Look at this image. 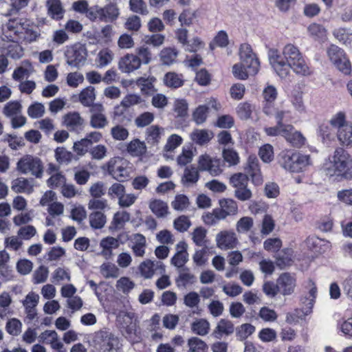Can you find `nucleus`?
<instances>
[{"mask_svg":"<svg viewBox=\"0 0 352 352\" xmlns=\"http://www.w3.org/2000/svg\"><path fill=\"white\" fill-rule=\"evenodd\" d=\"M268 58L272 68L281 78H286L290 69L301 76L310 74L309 68L300 50L292 43L285 45L281 52L270 49L268 51Z\"/></svg>","mask_w":352,"mask_h":352,"instance_id":"obj_1","label":"nucleus"},{"mask_svg":"<svg viewBox=\"0 0 352 352\" xmlns=\"http://www.w3.org/2000/svg\"><path fill=\"white\" fill-rule=\"evenodd\" d=\"M41 36L39 31L30 25L24 18L10 19L2 28V40H19L31 43L36 41Z\"/></svg>","mask_w":352,"mask_h":352,"instance_id":"obj_2","label":"nucleus"},{"mask_svg":"<svg viewBox=\"0 0 352 352\" xmlns=\"http://www.w3.org/2000/svg\"><path fill=\"white\" fill-rule=\"evenodd\" d=\"M327 174L340 179H352V157L343 148H338L331 161V165L327 168Z\"/></svg>","mask_w":352,"mask_h":352,"instance_id":"obj_3","label":"nucleus"},{"mask_svg":"<svg viewBox=\"0 0 352 352\" xmlns=\"http://www.w3.org/2000/svg\"><path fill=\"white\" fill-rule=\"evenodd\" d=\"M89 342L96 352H118L120 349L118 338L105 329L94 332Z\"/></svg>","mask_w":352,"mask_h":352,"instance_id":"obj_4","label":"nucleus"},{"mask_svg":"<svg viewBox=\"0 0 352 352\" xmlns=\"http://www.w3.org/2000/svg\"><path fill=\"white\" fill-rule=\"evenodd\" d=\"M279 164L285 170L292 173L305 170L311 165L310 157L298 152H283L280 155Z\"/></svg>","mask_w":352,"mask_h":352,"instance_id":"obj_5","label":"nucleus"},{"mask_svg":"<svg viewBox=\"0 0 352 352\" xmlns=\"http://www.w3.org/2000/svg\"><path fill=\"white\" fill-rule=\"evenodd\" d=\"M16 170L22 175H31L37 179L42 178L44 166L41 158L33 155H25L16 164Z\"/></svg>","mask_w":352,"mask_h":352,"instance_id":"obj_6","label":"nucleus"},{"mask_svg":"<svg viewBox=\"0 0 352 352\" xmlns=\"http://www.w3.org/2000/svg\"><path fill=\"white\" fill-rule=\"evenodd\" d=\"M103 168L115 179L119 182H124L130 177L132 167L129 161L123 157L116 156L111 157L104 165Z\"/></svg>","mask_w":352,"mask_h":352,"instance_id":"obj_7","label":"nucleus"},{"mask_svg":"<svg viewBox=\"0 0 352 352\" xmlns=\"http://www.w3.org/2000/svg\"><path fill=\"white\" fill-rule=\"evenodd\" d=\"M327 54L331 64L344 75H350L351 63L343 49L336 45H331L327 50Z\"/></svg>","mask_w":352,"mask_h":352,"instance_id":"obj_8","label":"nucleus"},{"mask_svg":"<svg viewBox=\"0 0 352 352\" xmlns=\"http://www.w3.org/2000/svg\"><path fill=\"white\" fill-rule=\"evenodd\" d=\"M65 58L68 65L79 67L84 65L87 57V50L85 45L80 43L66 47Z\"/></svg>","mask_w":352,"mask_h":352,"instance_id":"obj_9","label":"nucleus"},{"mask_svg":"<svg viewBox=\"0 0 352 352\" xmlns=\"http://www.w3.org/2000/svg\"><path fill=\"white\" fill-rule=\"evenodd\" d=\"M240 62L248 69L251 75L258 72L260 63L252 50L250 45L242 44L239 49Z\"/></svg>","mask_w":352,"mask_h":352,"instance_id":"obj_10","label":"nucleus"},{"mask_svg":"<svg viewBox=\"0 0 352 352\" xmlns=\"http://www.w3.org/2000/svg\"><path fill=\"white\" fill-rule=\"evenodd\" d=\"M90 111V126L96 129L105 128L109 121L105 114V109L102 104L96 103L89 109Z\"/></svg>","mask_w":352,"mask_h":352,"instance_id":"obj_11","label":"nucleus"},{"mask_svg":"<svg viewBox=\"0 0 352 352\" xmlns=\"http://www.w3.org/2000/svg\"><path fill=\"white\" fill-rule=\"evenodd\" d=\"M217 247L222 250L234 249L239 241L236 233L232 230H221L215 237Z\"/></svg>","mask_w":352,"mask_h":352,"instance_id":"obj_12","label":"nucleus"},{"mask_svg":"<svg viewBox=\"0 0 352 352\" xmlns=\"http://www.w3.org/2000/svg\"><path fill=\"white\" fill-rule=\"evenodd\" d=\"M198 169L201 171H208L213 176L219 175L222 171L219 160L208 154H203L199 157Z\"/></svg>","mask_w":352,"mask_h":352,"instance_id":"obj_13","label":"nucleus"},{"mask_svg":"<svg viewBox=\"0 0 352 352\" xmlns=\"http://www.w3.org/2000/svg\"><path fill=\"white\" fill-rule=\"evenodd\" d=\"M245 173L248 178L256 186H260L263 182V178L258 165V160L254 156H250L245 166Z\"/></svg>","mask_w":352,"mask_h":352,"instance_id":"obj_14","label":"nucleus"},{"mask_svg":"<svg viewBox=\"0 0 352 352\" xmlns=\"http://www.w3.org/2000/svg\"><path fill=\"white\" fill-rule=\"evenodd\" d=\"M279 292L283 296L292 295L296 287V278L294 274L284 272L276 280Z\"/></svg>","mask_w":352,"mask_h":352,"instance_id":"obj_15","label":"nucleus"},{"mask_svg":"<svg viewBox=\"0 0 352 352\" xmlns=\"http://www.w3.org/2000/svg\"><path fill=\"white\" fill-rule=\"evenodd\" d=\"M139 271L142 276L148 279L152 278L156 272L163 274L165 272V267L161 261L147 259L140 263Z\"/></svg>","mask_w":352,"mask_h":352,"instance_id":"obj_16","label":"nucleus"},{"mask_svg":"<svg viewBox=\"0 0 352 352\" xmlns=\"http://www.w3.org/2000/svg\"><path fill=\"white\" fill-rule=\"evenodd\" d=\"M19 40H2L0 52L13 59H19L23 56V47L19 44Z\"/></svg>","mask_w":352,"mask_h":352,"instance_id":"obj_17","label":"nucleus"},{"mask_svg":"<svg viewBox=\"0 0 352 352\" xmlns=\"http://www.w3.org/2000/svg\"><path fill=\"white\" fill-rule=\"evenodd\" d=\"M141 67V60L133 54H126L118 62V68L123 73H131Z\"/></svg>","mask_w":352,"mask_h":352,"instance_id":"obj_18","label":"nucleus"},{"mask_svg":"<svg viewBox=\"0 0 352 352\" xmlns=\"http://www.w3.org/2000/svg\"><path fill=\"white\" fill-rule=\"evenodd\" d=\"M38 338L41 342L50 345L52 349L58 352L62 351L64 345L56 331L45 330L40 334Z\"/></svg>","mask_w":352,"mask_h":352,"instance_id":"obj_19","label":"nucleus"},{"mask_svg":"<svg viewBox=\"0 0 352 352\" xmlns=\"http://www.w3.org/2000/svg\"><path fill=\"white\" fill-rule=\"evenodd\" d=\"M100 21L113 22L116 21L120 16V9L117 4L110 3L104 7H100Z\"/></svg>","mask_w":352,"mask_h":352,"instance_id":"obj_20","label":"nucleus"},{"mask_svg":"<svg viewBox=\"0 0 352 352\" xmlns=\"http://www.w3.org/2000/svg\"><path fill=\"white\" fill-rule=\"evenodd\" d=\"M118 320L122 329H125L126 337L131 338L135 331V323L134 322V314L132 312H120L118 316Z\"/></svg>","mask_w":352,"mask_h":352,"instance_id":"obj_21","label":"nucleus"},{"mask_svg":"<svg viewBox=\"0 0 352 352\" xmlns=\"http://www.w3.org/2000/svg\"><path fill=\"white\" fill-rule=\"evenodd\" d=\"M120 246L118 239L113 236L103 238L100 242L101 251L100 254L106 259H109L113 256V250Z\"/></svg>","mask_w":352,"mask_h":352,"instance_id":"obj_22","label":"nucleus"},{"mask_svg":"<svg viewBox=\"0 0 352 352\" xmlns=\"http://www.w3.org/2000/svg\"><path fill=\"white\" fill-rule=\"evenodd\" d=\"M306 245L316 253H322L330 250L331 243L316 236H309L306 239Z\"/></svg>","mask_w":352,"mask_h":352,"instance_id":"obj_23","label":"nucleus"},{"mask_svg":"<svg viewBox=\"0 0 352 352\" xmlns=\"http://www.w3.org/2000/svg\"><path fill=\"white\" fill-rule=\"evenodd\" d=\"M187 247L188 245L184 241H179L176 245L177 252L171 258V264L175 267L181 268L188 261Z\"/></svg>","mask_w":352,"mask_h":352,"instance_id":"obj_24","label":"nucleus"},{"mask_svg":"<svg viewBox=\"0 0 352 352\" xmlns=\"http://www.w3.org/2000/svg\"><path fill=\"white\" fill-rule=\"evenodd\" d=\"M63 123L70 131H78L82 127L85 120L79 113L73 111L63 116Z\"/></svg>","mask_w":352,"mask_h":352,"instance_id":"obj_25","label":"nucleus"},{"mask_svg":"<svg viewBox=\"0 0 352 352\" xmlns=\"http://www.w3.org/2000/svg\"><path fill=\"white\" fill-rule=\"evenodd\" d=\"M263 112L267 116H274L278 124H284V120L290 118L291 112L283 107H274L272 105L265 104L263 107Z\"/></svg>","mask_w":352,"mask_h":352,"instance_id":"obj_26","label":"nucleus"},{"mask_svg":"<svg viewBox=\"0 0 352 352\" xmlns=\"http://www.w3.org/2000/svg\"><path fill=\"white\" fill-rule=\"evenodd\" d=\"M11 189L15 193L31 194L34 191V184L28 178L18 177L12 181Z\"/></svg>","mask_w":352,"mask_h":352,"instance_id":"obj_27","label":"nucleus"},{"mask_svg":"<svg viewBox=\"0 0 352 352\" xmlns=\"http://www.w3.org/2000/svg\"><path fill=\"white\" fill-rule=\"evenodd\" d=\"M131 248L135 256L143 257L145 254L146 240L142 234H134L131 239Z\"/></svg>","mask_w":352,"mask_h":352,"instance_id":"obj_28","label":"nucleus"},{"mask_svg":"<svg viewBox=\"0 0 352 352\" xmlns=\"http://www.w3.org/2000/svg\"><path fill=\"white\" fill-rule=\"evenodd\" d=\"M234 332L233 324L225 319H221L217 323L212 336L217 339H221L223 336H228Z\"/></svg>","mask_w":352,"mask_h":352,"instance_id":"obj_29","label":"nucleus"},{"mask_svg":"<svg viewBox=\"0 0 352 352\" xmlns=\"http://www.w3.org/2000/svg\"><path fill=\"white\" fill-rule=\"evenodd\" d=\"M48 14L55 20L61 19L65 13L60 0H47L46 2Z\"/></svg>","mask_w":352,"mask_h":352,"instance_id":"obj_30","label":"nucleus"},{"mask_svg":"<svg viewBox=\"0 0 352 352\" xmlns=\"http://www.w3.org/2000/svg\"><path fill=\"white\" fill-rule=\"evenodd\" d=\"M38 300V294L34 292H30L23 301V305L25 308L28 316L30 319L34 318L36 315L35 307L37 306Z\"/></svg>","mask_w":352,"mask_h":352,"instance_id":"obj_31","label":"nucleus"},{"mask_svg":"<svg viewBox=\"0 0 352 352\" xmlns=\"http://www.w3.org/2000/svg\"><path fill=\"white\" fill-rule=\"evenodd\" d=\"M333 35L342 45H352V30L347 28H338L333 30Z\"/></svg>","mask_w":352,"mask_h":352,"instance_id":"obj_32","label":"nucleus"},{"mask_svg":"<svg viewBox=\"0 0 352 352\" xmlns=\"http://www.w3.org/2000/svg\"><path fill=\"white\" fill-rule=\"evenodd\" d=\"M192 142L199 145H204L213 138V133L207 129H195L190 135Z\"/></svg>","mask_w":352,"mask_h":352,"instance_id":"obj_33","label":"nucleus"},{"mask_svg":"<svg viewBox=\"0 0 352 352\" xmlns=\"http://www.w3.org/2000/svg\"><path fill=\"white\" fill-rule=\"evenodd\" d=\"M126 151L131 156L140 157L146 153V146L144 142L135 138L128 143Z\"/></svg>","mask_w":352,"mask_h":352,"instance_id":"obj_34","label":"nucleus"},{"mask_svg":"<svg viewBox=\"0 0 352 352\" xmlns=\"http://www.w3.org/2000/svg\"><path fill=\"white\" fill-rule=\"evenodd\" d=\"M79 101L85 107L93 106L96 99L95 89L94 87L89 86L83 89L79 94Z\"/></svg>","mask_w":352,"mask_h":352,"instance_id":"obj_35","label":"nucleus"},{"mask_svg":"<svg viewBox=\"0 0 352 352\" xmlns=\"http://www.w3.org/2000/svg\"><path fill=\"white\" fill-rule=\"evenodd\" d=\"M149 208L157 217H164L168 212V206L161 199H153L149 202Z\"/></svg>","mask_w":352,"mask_h":352,"instance_id":"obj_36","label":"nucleus"},{"mask_svg":"<svg viewBox=\"0 0 352 352\" xmlns=\"http://www.w3.org/2000/svg\"><path fill=\"white\" fill-rule=\"evenodd\" d=\"M195 280V276L190 272L189 269L184 268L179 270L176 284L179 287H186L187 285L193 284Z\"/></svg>","mask_w":352,"mask_h":352,"instance_id":"obj_37","label":"nucleus"},{"mask_svg":"<svg viewBox=\"0 0 352 352\" xmlns=\"http://www.w3.org/2000/svg\"><path fill=\"white\" fill-rule=\"evenodd\" d=\"M34 69L31 63L28 60L22 62L21 65L16 67L12 74V78L14 80H21L25 77H28L32 73Z\"/></svg>","mask_w":352,"mask_h":352,"instance_id":"obj_38","label":"nucleus"},{"mask_svg":"<svg viewBox=\"0 0 352 352\" xmlns=\"http://www.w3.org/2000/svg\"><path fill=\"white\" fill-rule=\"evenodd\" d=\"M210 324L209 322L204 318H199L194 320L191 324L192 331L199 336H206L208 333Z\"/></svg>","mask_w":352,"mask_h":352,"instance_id":"obj_39","label":"nucleus"},{"mask_svg":"<svg viewBox=\"0 0 352 352\" xmlns=\"http://www.w3.org/2000/svg\"><path fill=\"white\" fill-rule=\"evenodd\" d=\"M338 138L344 146L352 147V125H345L342 129L338 131Z\"/></svg>","mask_w":352,"mask_h":352,"instance_id":"obj_40","label":"nucleus"},{"mask_svg":"<svg viewBox=\"0 0 352 352\" xmlns=\"http://www.w3.org/2000/svg\"><path fill=\"white\" fill-rule=\"evenodd\" d=\"M114 58V54L111 50L105 47L99 51L96 58L98 67H104L109 65Z\"/></svg>","mask_w":352,"mask_h":352,"instance_id":"obj_41","label":"nucleus"},{"mask_svg":"<svg viewBox=\"0 0 352 352\" xmlns=\"http://www.w3.org/2000/svg\"><path fill=\"white\" fill-rule=\"evenodd\" d=\"M283 137L292 145L296 147H300L305 144L304 137L300 132L295 131L293 126H292L291 130L285 133Z\"/></svg>","mask_w":352,"mask_h":352,"instance_id":"obj_42","label":"nucleus"},{"mask_svg":"<svg viewBox=\"0 0 352 352\" xmlns=\"http://www.w3.org/2000/svg\"><path fill=\"white\" fill-rule=\"evenodd\" d=\"M71 280L69 270L63 267L56 268L52 274V282L54 284H60Z\"/></svg>","mask_w":352,"mask_h":352,"instance_id":"obj_43","label":"nucleus"},{"mask_svg":"<svg viewBox=\"0 0 352 352\" xmlns=\"http://www.w3.org/2000/svg\"><path fill=\"white\" fill-rule=\"evenodd\" d=\"M199 178V169L195 167H188L184 170L182 182L186 186L196 184Z\"/></svg>","mask_w":352,"mask_h":352,"instance_id":"obj_44","label":"nucleus"},{"mask_svg":"<svg viewBox=\"0 0 352 352\" xmlns=\"http://www.w3.org/2000/svg\"><path fill=\"white\" fill-rule=\"evenodd\" d=\"M177 51L171 47L164 48L160 53V58L164 65H170L175 62Z\"/></svg>","mask_w":352,"mask_h":352,"instance_id":"obj_45","label":"nucleus"},{"mask_svg":"<svg viewBox=\"0 0 352 352\" xmlns=\"http://www.w3.org/2000/svg\"><path fill=\"white\" fill-rule=\"evenodd\" d=\"M89 223L91 228L94 229H100L106 223V216L101 211L91 212L89 216Z\"/></svg>","mask_w":352,"mask_h":352,"instance_id":"obj_46","label":"nucleus"},{"mask_svg":"<svg viewBox=\"0 0 352 352\" xmlns=\"http://www.w3.org/2000/svg\"><path fill=\"white\" fill-rule=\"evenodd\" d=\"M164 82L169 87L178 88L183 85L184 80L182 75L175 72H168L164 77Z\"/></svg>","mask_w":352,"mask_h":352,"instance_id":"obj_47","label":"nucleus"},{"mask_svg":"<svg viewBox=\"0 0 352 352\" xmlns=\"http://www.w3.org/2000/svg\"><path fill=\"white\" fill-rule=\"evenodd\" d=\"M110 134L112 138L116 141H124L129 135V130L120 124H116L111 127Z\"/></svg>","mask_w":352,"mask_h":352,"instance_id":"obj_48","label":"nucleus"},{"mask_svg":"<svg viewBox=\"0 0 352 352\" xmlns=\"http://www.w3.org/2000/svg\"><path fill=\"white\" fill-rule=\"evenodd\" d=\"M98 36L96 38L98 42L101 44H107L112 41V38L114 35L113 29L111 25H105L102 27L100 31L98 32Z\"/></svg>","mask_w":352,"mask_h":352,"instance_id":"obj_49","label":"nucleus"},{"mask_svg":"<svg viewBox=\"0 0 352 352\" xmlns=\"http://www.w3.org/2000/svg\"><path fill=\"white\" fill-rule=\"evenodd\" d=\"M291 129L292 125L290 124H278L276 122V126L266 127L265 128L264 131L265 133L269 136H277L280 135L284 136L285 133H287Z\"/></svg>","mask_w":352,"mask_h":352,"instance_id":"obj_50","label":"nucleus"},{"mask_svg":"<svg viewBox=\"0 0 352 352\" xmlns=\"http://www.w3.org/2000/svg\"><path fill=\"white\" fill-rule=\"evenodd\" d=\"M164 129L156 125H153L146 129V140L148 143H157L161 139Z\"/></svg>","mask_w":352,"mask_h":352,"instance_id":"obj_51","label":"nucleus"},{"mask_svg":"<svg viewBox=\"0 0 352 352\" xmlns=\"http://www.w3.org/2000/svg\"><path fill=\"white\" fill-rule=\"evenodd\" d=\"M219 206L228 216L238 212V205L234 199H222L219 201Z\"/></svg>","mask_w":352,"mask_h":352,"instance_id":"obj_52","label":"nucleus"},{"mask_svg":"<svg viewBox=\"0 0 352 352\" xmlns=\"http://www.w3.org/2000/svg\"><path fill=\"white\" fill-rule=\"evenodd\" d=\"M190 352H205L208 346L206 343L197 337H192L188 341Z\"/></svg>","mask_w":352,"mask_h":352,"instance_id":"obj_53","label":"nucleus"},{"mask_svg":"<svg viewBox=\"0 0 352 352\" xmlns=\"http://www.w3.org/2000/svg\"><path fill=\"white\" fill-rule=\"evenodd\" d=\"M130 220V214L124 210L117 212L113 219L112 224L115 228L118 229L124 226L125 223Z\"/></svg>","mask_w":352,"mask_h":352,"instance_id":"obj_54","label":"nucleus"},{"mask_svg":"<svg viewBox=\"0 0 352 352\" xmlns=\"http://www.w3.org/2000/svg\"><path fill=\"white\" fill-rule=\"evenodd\" d=\"M54 156L59 164H68L73 158V154L63 147H58L55 150Z\"/></svg>","mask_w":352,"mask_h":352,"instance_id":"obj_55","label":"nucleus"},{"mask_svg":"<svg viewBox=\"0 0 352 352\" xmlns=\"http://www.w3.org/2000/svg\"><path fill=\"white\" fill-rule=\"evenodd\" d=\"M254 225L252 217H243L241 218L236 224V230L239 233H245L250 231Z\"/></svg>","mask_w":352,"mask_h":352,"instance_id":"obj_56","label":"nucleus"},{"mask_svg":"<svg viewBox=\"0 0 352 352\" xmlns=\"http://www.w3.org/2000/svg\"><path fill=\"white\" fill-rule=\"evenodd\" d=\"M100 272L105 278H117L119 275L118 268L113 263H103L100 266Z\"/></svg>","mask_w":352,"mask_h":352,"instance_id":"obj_57","label":"nucleus"},{"mask_svg":"<svg viewBox=\"0 0 352 352\" xmlns=\"http://www.w3.org/2000/svg\"><path fill=\"white\" fill-rule=\"evenodd\" d=\"M208 117V107L206 105H199L192 113V119L197 124H203Z\"/></svg>","mask_w":352,"mask_h":352,"instance_id":"obj_58","label":"nucleus"},{"mask_svg":"<svg viewBox=\"0 0 352 352\" xmlns=\"http://www.w3.org/2000/svg\"><path fill=\"white\" fill-rule=\"evenodd\" d=\"M21 105L17 101H12L6 104L3 108V113L10 118L21 114Z\"/></svg>","mask_w":352,"mask_h":352,"instance_id":"obj_59","label":"nucleus"},{"mask_svg":"<svg viewBox=\"0 0 352 352\" xmlns=\"http://www.w3.org/2000/svg\"><path fill=\"white\" fill-rule=\"evenodd\" d=\"M309 35L314 39H320L326 36L327 30L321 25L318 23H312L307 28Z\"/></svg>","mask_w":352,"mask_h":352,"instance_id":"obj_60","label":"nucleus"},{"mask_svg":"<svg viewBox=\"0 0 352 352\" xmlns=\"http://www.w3.org/2000/svg\"><path fill=\"white\" fill-rule=\"evenodd\" d=\"M135 51L136 55L140 58L141 64L148 65L152 61V53L147 46L142 45L137 47Z\"/></svg>","mask_w":352,"mask_h":352,"instance_id":"obj_61","label":"nucleus"},{"mask_svg":"<svg viewBox=\"0 0 352 352\" xmlns=\"http://www.w3.org/2000/svg\"><path fill=\"white\" fill-rule=\"evenodd\" d=\"M66 81L68 86L76 88L84 82V76L78 72H70L67 75Z\"/></svg>","mask_w":352,"mask_h":352,"instance_id":"obj_62","label":"nucleus"},{"mask_svg":"<svg viewBox=\"0 0 352 352\" xmlns=\"http://www.w3.org/2000/svg\"><path fill=\"white\" fill-rule=\"evenodd\" d=\"M232 74L235 78L239 80H246L250 76H252L241 62L233 65Z\"/></svg>","mask_w":352,"mask_h":352,"instance_id":"obj_63","label":"nucleus"},{"mask_svg":"<svg viewBox=\"0 0 352 352\" xmlns=\"http://www.w3.org/2000/svg\"><path fill=\"white\" fill-rule=\"evenodd\" d=\"M65 182L66 178L60 172L52 174L47 180V184L50 188L62 187Z\"/></svg>","mask_w":352,"mask_h":352,"instance_id":"obj_64","label":"nucleus"}]
</instances>
